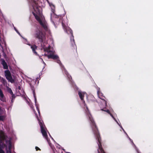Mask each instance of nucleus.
<instances>
[{"mask_svg":"<svg viewBox=\"0 0 153 153\" xmlns=\"http://www.w3.org/2000/svg\"><path fill=\"white\" fill-rule=\"evenodd\" d=\"M2 64L3 65L4 67V69H7L8 68V66L7 65L6 62L4 60H2Z\"/></svg>","mask_w":153,"mask_h":153,"instance_id":"39448f33","label":"nucleus"},{"mask_svg":"<svg viewBox=\"0 0 153 153\" xmlns=\"http://www.w3.org/2000/svg\"><path fill=\"white\" fill-rule=\"evenodd\" d=\"M42 34V33L41 32H38L35 34V36L38 39H40L41 37L39 35H41Z\"/></svg>","mask_w":153,"mask_h":153,"instance_id":"6e6552de","label":"nucleus"},{"mask_svg":"<svg viewBox=\"0 0 153 153\" xmlns=\"http://www.w3.org/2000/svg\"><path fill=\"white\" fill-rule=\"evenodd\" d=\"M9 92L12 95V97H14V95L13 94V92L11 90V89H9Z\"/></svg>","mask_w":153,"mask_h":153,"instance_id":"f8f14e48","label":"nucleus"},{"mask_svg":"<svg viewBox=\"0 0 153 153\" xmlns=\"http://www.w3.org/2000/svg\"><path fill=\"white\" fill-rule=\"evenodd\" d=\"M103 102H104L106 104V102H105V101L104 100H103Z\"/></svg>","mask_w":153,"mask_h":153,"instance_id":"6ab92c4d","label":"nucleus"},{"mask_svg":"<svg viewBox=\"0 0 153 153\" xmlns=\"http://www.w3.org/2000/svg\"><path fill=\"white\" fill-rule=\"evenodd\" d=\"M31 48H32L33 51L34 52V53L37 54V53L35 51V50L36 49L37 47L35 45H34L33 46H31Z\"/></svg>","mask_w":153,"mask_h":153,"instance_id":"0eeeda50","label":"nucleus"},{"mask_svg":"<svg viewBox=\"0 0 153 153\" xmlns=\"http://www.w3.org/2000/svg\"><path fill=\"white\" fill-rule=\"evenodd\" d=\"M33 9L36 12V14L33 13V14L36 19L40 23V24L43 25L45 23V19L44 17L42 14V9L40 7H34Z\"/></svg>","mask_w":153,"mask_h":153,"instance_id":"f257e3e1","label":"nucleus"},{"mask_svg":"<svg viewBox=\"0 0 153 153\" xmlns=\"http://www.w3.org/2000/svg\"><path fill=\"white\" fill-rule=\"evenodd\" d=\"M3 112H4V111L2 110L0 108V114H2Z\"/></svg>","mask_w":153,"mask_h":153,"instance_id":"4468645a","label":"nucleus"},{"mask_svg":"<svg viewBox=\"0 0 153 153\" xmlns=\"http://www.w3.org/2000/svg\"><path fill=\"white\" fill-rule=\"evenodd\" d=\"M38 111L39 113V110H38Z\"/></svg>","mask_w":153,"mask_h":153,"instance_id":"5701e85b","label":"nucleus"},{"mask_svg":"<svg viewBox=\"0 0 153 153\" xmlns=\"http://www.w3.org/2000/svg\"><path fill=\"white\" fill-rule=\"evenodd\" d=\"M0 153H4V151L1 149H0Z\"/></svg>","mask_w":153,"mask_h":153,"instance_id":"dca6fc26","label":"nucleus"},{"mask_svg":"<svg viewBox=\"0 0 153 153\" xmlns=\"http://www.w3.org/2000/svg\"><path fill=\"white\" fill-rule=\"evenodd\" d=\"M16 31L19 34H20L19 33V32H18L17 31H16Z\"/></svg>","mask_w":153,"mask_h":153,"instance_id":"412c9836","label":"nucleus"},{"mask_svg":"<svg viewBox=\"0 0 153 153\" xmlns=\"http://www.w3.org/2000/svg\"><path fill=\"white\" fill-rule=\"evenodd\" d=\"M99 149H98V152L100 153H105L102 150V148H101V146L99 145Z\"/></svg>","mask_w":153,"mask_h":153,"instance_id":"1a4fd4ad","label":"nucleus"},{"mask_svg":"<svg viewBox=\"0 0 153 153\" xmlns=\"http://www.w3.org/2000/svg\"><path fill=\"white\" fill-rule=\"evenodd\" d=\"M8 146L9 149H10L11 146V143H10V141H9V144L8 145Z\"/></svg>","mask_w":153,"mask_h":153,"instance_id":"ddd939ff","label":"nucleus"},{"mask_svg":"<svg viewBox=\"0 0 153 153\" xmlns=\"http://www.w3.org/2000/svg\"><path fill=\"white\" fill-rule=\"evenodd\" d=\"M37 117L39 122V125L41 127V132L42 133V135L43 136L46 138L47 141L48 142V135L45 130L44 129L43 125L42 123V121L40 120L38 118V117Z\"/></svg>","mask_w":153,"mask_h":153,"instance_id":"f03ea898","label":"nucleus"},{"mask_svg":"<svg viewBox=\"0 0 153 153\" xmlns=\"http://www.w3.org/2000/svg\"><path fill=\"white\" fill-rule=\"evenodd\" d=\"M3 135H4L3 133H2V134H1V137H2Z\"/></svg>","mask_w":153,"mask_h":153,"instance_id":"aec40b11","label":"nucleus"},{"mask_svg":"<svg viewBox=\"0 0 153 153\" xmlns=\"http://www.w3.org/2000/svg\"><path fill=\"white\" fill-rule=\"evenodd\" d=\"M73 42H74V39L73 40Z\"/></svg>","mask_w":153,"mask_h":153,"instance_id":"b1692460","label":"nucleus"},{"mask_svg":"<svg viewBox=\"0 0 153 153\" xmlns=\"http://www.w3.org/2000/svg\"><path fill=\"white\" fill-rule=\"evenodd\" d=\"M7 153H11L10 150H9V151H7Z\"/></svg>","mask_w":153,"mask_h":153,"instance_id":"f3484780","label":"nucleus"},{"mask_svg":"<svg viewBox=\"0 0 153 153\" xmlns=\"http://www.w3.org/2000/svg\"><path fill=\"white\" fill-rule=\"evenodd\" d=\"M85 93L84 92H82L79 91L78 93V94L79 95V96L82 100H83V96Z\"/></svg>","mask_w":153,"mask_h":153,"instance_id":"423d86ee","label":"nucleus"},{"mask_svg":"<svg viewBox=\"0 0 153 153\" xmlns=\"http://www.w3.org/2000/svg\"><path fill=\"white\" fill-rule=\"evenodd\" d=\"M5 117L2 116H0V120H3L5 118Z\"/></svg>","mask_w":153,"mask_h":153,"instance_id":"9b49d317","label":"nucleus"},{"mask_svg":"<svg viewBox=\"0 0 153 153\" xmlns=\"http://www.w3.org/2000/svg\"><path fill=\"white\" fill-rule=\"evenodd\" d=\"M35 149H36V151H37L38 150H40L39 148L37 147H36Z\"/></svg>","mask_w":153,"mask_h":153,"instance_id":"2eb2a0df","label":"nucleus"},{"mask_svg":"<svg viewBox=\"0 0 153 153\" xmlns=\"http://www.w3.org/2000/svg\"><path fill=\"white\" fill-rule=\"evenodd\" d=\"M106 111L107 113H109V114H110V113L109 111L108 110H107V111Z\"/></svg>","mask_w":153,"mask_h":153,"instance_id":"a211bd4d","label":"nucleus"},{"mask_svg":"<svg viewBox=\"0 0 153 153\" xmlns=\"http://www.w3.org/2000/svg\"><path fill=\"white\" fill-rule=\"evenodd\" d=\"M5 76L7 79L11 83L14 82V80L12 78L11 74L8 70H6L5 71Z\"/></svg>","mask_w":153,"mask_h":153,"instance_id":"7ed1b4c3","label":"nucleus"},{"mask_svg":"<svg viewBox=\"0 0 153 153\" xmlns=\"http://www.w3.org/2000/svg\"><path fill=\"white\" fill-rule=\"evenodd\" d=\"M110 115L112 116V117H113V116L111 114H110Z\"/></svg>","mask_w":153,"mask_h":153,"instance_id":"4be33fe9","label":"nucleus"},{"mask_svg":"<svg viewBox=\"0 0 153 153\" xmlns=\"http://www.w3.org/2000/svg\"><path fill=\"white\" fill-rule=\"evenodd\" d=\"M54 53V52H52V54H49L48 56V58H52L53 59H57L58 58V56L56 55H54L53 54Z\"/></svg>","mask_w":153,"mask_h":153,"instance_id":"20e7f679","label":"nucleus"},{"mask_svg":"<svg viewBox=\"0 0 153 153\" xmlns=\"http://www.w3.org/2000/svg\"><path fill=\"white\" fill-rule=\"evenodd\" d=\"M4 97L2 91L0 89V99L2 100Z\"/></svg>","mask_w":153,"mask_h":153,"instance_id":"9d476101","label":"nucleus"}]
</instances>
